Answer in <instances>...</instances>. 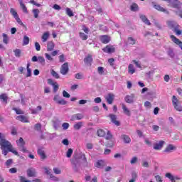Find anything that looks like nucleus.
Here are the masks:
<instances>
[{
  "instance_id": "f257e3e1",
  "label": "nucleus",
  "mask_w": 182,
  "mask_h": 182,
  "mask_svg": "<svg viewBox=\"0 0 182 182\" xmlns=\"http://www.w3.org/2000/svg\"><path fill=\"white\" fill-rule=\"evenodd\" d=\"M0 146L1 149L2 150V154L4 156H6L8 153L11 152L14 153L16 156H18V151L14 149V146H12V144L9 141L5 139L4 138H2V134L0 132Z\"/></svg>"
},
{
  "instance_id": "f03ea898",
  "label": "nucleus",
  "mask_w": 182,
  "mask_h": 182,
  "mask_svg": "<svg viewBox=\"0 0 182 182\" xmlns=\"http://www.w3.org/2000/svg\"><path fill=\"white\" fill-rule=\"evenodd\" d=\"M172 105L177 112H182L181 102H180V101L177 99V97L175 95L172 97Z\"/></svg>"
},
{
  "instance_id": "7ed1b4c3",
  "label": "nucleus",
  "mask_w": 182,
  "mask_h": 182,
  "mask_svg": "<svg viewBox=\"0 0 182 182\" xmlns=\"http://www.w3.org/2000/svg\"><path fill=\"white\" fill-rule=\"evenodd\" d=\"M69 72V63H65L61 65L60 73L61 75H68Z\"/></svg>"
},
{
  "instance_id": "20e7f679",
  "label": "nucleus",
  "mask_w": 182,
  "mask_h": 182,
  "mask_svg": "<svg viewBox=\"0 0 182 182\" xmlns=\"http://www.w3.org/2000/svg\"><path fill=\"white\" fill-rule=\"evenodd\" d=\"M84 63L87 65V66H92V63H93V55L92 54H88L84 58Z\"/></svg>"
},
{
  "instance_id": "39448f33",
  "label": "nucleus",
  "mask_w": 182,
  "mask_h": 182,
  "mask_svg": "<svg viewBox=\"0 0 182 182\" xmlns=\"http://www.w3.org/2000/svg\"><path fill=\"white\" fill-rule=\"evenodd\" d=\"M108 117H109L112 123L115 124V126H120V122L117 120V116L114 114H109Z\"/></svg>"
},
{
  "instance_id": "423d86ee",
  "label": "nucleus",
  "mask_w": 182,
  "mask_h": 182,
  "mask_svg": "<svg viewBox=\"0 0 182 182\" xmlns=\"http://www.w3.org/2000/svg\"><path fill=\"white\" fill-rule=\"evenodd\" d=\"M48 82L49 85H51L53 86L54 93H56V92L59 90V85L58 84V82H53V80L52 79H48Z\"/></svg>"
},
{
  "instance_id": "0eeeda50",
  "label": "nucleus",
  "mask_w": 182,
  "mask_h": 182,
  "mask_svg": "<svg viewBox=\"0 0 182 182\" xmlns=\"http://www.w3.org/2000/svg\"><path fill=\"white\" fill-rule=\"evenodd\" d=\"M102 50L105 53H114L116 48L113 46H106L105 48H102Z\"/></svg>"
},
{
  "instance_id": "6e6552de",
  "label": "nucleus",
  "mask_w": 182,
  "mask_h": 182,
  "mask_svg": "<svg viewBox=\"0 0 182 182\" xmlns=\"http://www.w3.org/2000/svg\"><path fill=\"white\" fill-rule=\"evenodd\" d=\"M37 153L41 160H45L48 157L45 153V150H43V148H39L37 151Z\"/></svg>"
},
{
  "instance_id": "1a4fd4ad",
  "label": "nucleus",
  "mask_w": 182,
  "mask_h": 182,
  "mask_svg": "<svg viewBox=\"0 0 182 182\" xmlns=\"http://www.w3.org/2000/svg\"><path fill=\"white\" fill-rule=\"evenodd\" d=\"M170 5H171L172 8H180L181 5V2L178 0H170V2L168 3Z\"/></svg>"
},
{
  "instance_id": "9d476101",
  "label": "nucleus",
  "mask_w": 182,
  "mask_h": 182,
  "mask_svg": "<svg viewBox=\"0 0 182 182\" xmlns=\"http://www.w3.org/2000/svg\"><path fill=\"white\" fill-rule=\"evenodd\" d=\"M83 117H85L82 115V114H80V113L75 114L73 116H71L70 121L75 122V120H82Z\"/></svg>"
},
{
  "instance_id": "9b49d317",
  "label": "nucleus",
  "mask_w": 182,
  "mask_h": 182,
  "mask_svg": "<svg viewBox=\"0 0 182 182\" xmlns=\"http://www.w3.org/2000/svg\"><path fill=\"white\" fill-rule=\"evenodd\" d=\"M26 173L28 177H36V170L33 168H29Z\"/></svg>"
},
{
  "instance_id": "f8f14e48",
  "label": "nucleus",
  "mask_w": 182,
  "mask_h": 182,
  "mask_svg": "<svg viewBox=\"0 0 182 182\" xmlns=\"http://www.w3.org/2000/svg\"><path fill=\"white\" fill-rule=\"evenodd\" d=\"M126 103L132 104L134 102V94L127 95L124 98Z\"/></svg>"
},
{
  "instance_id": "ddd939ff",
  "label": "nucleus",
  "mask_w": 182,
  "mask_h": 182,
  "mask_svg": "<svg viewBox=\"0 0 182 182\" xmlns=\"http://www.w3.org/2000/svg\"><path fill=\"white\" fill-rule=\"evenodd\" d=\"M105 99L108 105H112L113 103V101L114 100V95L109 93Z\"/></svg>"
},
{
  "instance_id": "4468645a",
  "label": "nucleus",
  "mask_w": 182,
  "mask_h": 182,
  "mask_svg": "<svg viewBox=\"0 0 182 182\" xmlns=\"http://www.w3.org/2000/svg\"><path fill=\"white\" fill-rule=\"evenodd\" d=\"M100 39L102 43L107 44V43H109V42H110V37L107 35L101 36L100 37Z\"/></svg>"
},
{
  "instance_id": "2eb2a0df",
  "label": "nucleus",
  "mask_w": 182,
  "mask_h": 182,
  "mask_svg": "<svg viewBox=\"0 0 182 182\" xmlns=\"http://www.w3.org/2000/svg\"><path fill=\"white\" fill-rule=\"evenodd\" d=\"M167 25H168V28H170L171 29H173V31L175 30V28H176L179 26L177 23V22L173 21H167Z\"/></svg>"
},
{
  "instance_id": "dca6fc26",
  "label": "nucleus",
  "mask_w": 182,
  "mask_h": 182,
  "mask_svg": "<svg viewBox=\"0 0 182 182\" xmlns=\"http://www.w3.org/2000/svg\"><path fill=\"white\" fill-rule=\"evenodd\" d=\"M55 49V43L53 41H48L47 43L48 52H52Z\"/></svg>"
},
{
  "instance_id": "f3484780",
  "label": "nucleus",
  "mask_w": 182,
  "mask_h": 182,
  "mask_svg": "<svg viewBox=\"0 0 182 182\" xmlns=\"http://www.w3.org/2000/svg\"><path fill=\"white\" fill-rule=\"evenodd\" d=\"M164 144V141H160L159 143H156L154 144V150H161L163 149V146Z\"/></svg>"
},
{
  "instance_id": "a211bd4d",
  "label": "nucleus",
  "mask_w": 182,
  "mask_h": 182,
  "mask_svg": "<svg viewBox=\"0 0 182 182\" xmlns=\"http://www.w3.org/2000/svg\"><path fill=\"white\" fill-rule=\"evenodd\" d=\"M95 166L97 168H103V167H105L106 166V163H105V161H103V160H99L96 162Z\"/></svg>"
},
{
  "instance_id": "6ab92c4d",
  "label": "nucleus",
  "mask_w": 182,
  "mask_h": 182,
  "mask_svg": "<svg viewBox=\"0 0 182 182\" xmlns=\"http://www.w3.org/2000/svg\"><path fill=\"white\" fill-rule=\"evenodd\" d=\"M154 8L156 9L157 11H159L160 12H164V14H168V11H167L166 9L161 7V6L159 4H155L154 6Z\"/></svg>"
},
{
  "instance_id": "aec40b11",
  "label": "nucleus",
  "mask_w": 182,
  "mask_h": 182,
  "mask_svg": "<svg viewBox=\"0 0 182 182\" xmlns=\"http://www.w3.org/2000/svg\"><path fill=\"white\" fill-rule=\"evenodd\" d=\"M140 19H141L142 22H144V23H145L146 25H151V23H150V21L149 20V18H147V17H146L145 15H141Z\"/></svg>"
},
{
  "instance_id": "412c9836",
  "label": "nucleus",
  "mask_w": 182,
  "mask_h": 182,
  "mask_svg": "<svg viewBox=\"0 0 182 182\" xmlns=\"http://www.w3.org/2000/svg\"><path fill=\"white\" fill-rule=\"evenodd\" d=\"M122 109H123L124 114H126L127 116H132V113L130 112V110H129V109L127 108L126 105L122 104Z\"/></svg>"
},
{
  "instance_id": "4be33fe9",
  "label": "nucleus",
  "mask_w": 182,
  "mask_h": 182,
  "mask_svg": "<svg viewBox=\"0 0 182 182\" xmlns=\"http://www.w3.org/2000/svg\"><path fill=\"white\" fill-rule=\"evenodd\" d=\"M172 150H176V146H173V144H169L166 146L164 151L165 153H170Z\"/></svg>"
},
{
  "instance_id": "5701e85b",
  "label": "nucleus",
  "mask_w": 182,
  "mask_h": 182,
  "mask_svg": "<svg viewBox=\"0 0 182 182\" xmlns=\"http://www.w3.org/2000/svg\"><path fill=\"white\" fill-rule=\"evenodd\" d=\"M0 100L4 103H8V95L6 94L0 95Z\"/></svg>"
},
{
  "instance_id": "b1692460",
  "label": "nucleus",
  "mask_w": 182,
  "mask_h": 182,
  "mask_svg": "<svg viewBox=\"0 0 182 182\" xmlns=\"http://www.w3.org/2000/svg\"><path fill=\"white\" fill-rule=\"evenodd\" d=\"M136 72V69H134V66H133V64H129L128 66V73L130 75H133Z\"/></svg>"
},
{
  "instance_id": "393cba45",
  "label": "nucleus",
  "mask_w": 182,
  "mask_h": 182,
  "mask_svg": "<svg viewBox=\"0 0 182 182\" xmlns=\"http://www.w3.org/2000/svg\"><path fill=\"white\" fill-rule=\"evenodd\" d=\"M122 139L124 140V143L129 144L132 141V139H130L129 136L127 135H122Z\"/></svg>"
},
{
  "instance_id": "a878e982",
  "label": "nucleus",
  "mask_w": 182,
  "mask_h": 182,
  "mask_svg": "<svg viewBox=\"0 0 182 182\" xmlns=\"http://www.w3.org/2000/svg\"><path fill=\"white\" fill-rule=\"evenodd\" d=\"M41 38H42V42H46V41L49 39V32L47 31L43 33Z\"/></svg>"
},
{
  "instance_id": "bb28decb",
  "label": "nucleus",
  "mask_w": 182,
  "mask_h": 182,
  "mask_svg": "<svg viewBox=\"0 0 182 182\" xmlns=\"http://www.w3.org/2000/svg\"><path fill=\"white\" fill-rule=\"evenodd\" d=\"M82 126H83V122H77L73 125V127L75 130H80Z\"/></svg>"
},
{
  "instance_id": "cd10ccee",
  "label": "nucleus",
  "mask_w": 182,
  "mask_h": 182,
  "mask_svg": "<svg viewBox=\"0 0 182 182\" xmlns=\"http://www.w3.org/2000/svg\"><path fill=\"white\" fill-rule=\"evenodd\" d=\"M65 12H66V14L70 16V18H72V16H74V14H73V11H72V10L70 9V8L69 7H67L65 9Z\"/></svg>"
},
{
  "instance_id": "c85d7f7f",
  "label": "nucleus",
  "mask_w": 182,
  "mask_h": 182,
  "mask_svg": "<svg viewBox=\"0 0 182 182\" xmlns=\"http://www.w3.org/2000/svg\"><path fill=\"white\" fill-rule=\"evenodd\" d=\"M31 66V64H27V73L26 75V77H30V76H32V70L29 68Z\"/></svg>"
},
{
  "instance_id": "c756f323",
  "label": "nucleus",
  "mask_w": 182,
  "mask_h": 182,
  "mask_svg": "<svg viewBox=\"0 0 182 182\" xmlns=\"http://www.w3.org/2000/svg\"><path fill=\"white\" fill-rule=\"evenodd\" d=\"M106 134V132H105V130L100 129L97 130V136L99 137H105V135Z\"/></svg>"
},
{
  "instance_id": "7c9ffc66",
  "label": "nucleus",
  "mask_w": 182,
  "mask_h": 182,
  "mask_svg": "<svg viewBox=\"0 0 182 182\" xmlns=\"http://www.w3.org/2000/svg\"><path fill=\"white\" fill-rule=\"evenodd\" d=\"M41 110H42V106L39 105L36 107V109H32V114H36L38 112H41Z\"/></svg>"
},
{
  "instance_id": "2f4dec72",
  "label": "nucleus",
  "mask_w": 182,
  "mask_h": 182,
  "mask_svg": "<svg viewBox=\"0 0 182 182\" xmlns=\"http://www.w3.org/2000/svg\"><path fill=\"white\" fill-rule=\"evenodd\" d=\"M165 177H166L167 178H169V180L171 181V182H174V176H173L171 173H166L165 174Z\"/></svg>"
},
{
  "instance_id": "473e14b6",
  "label": "nucleus",
  "mask_w": 182,
  "mask_h": 182,
  "mask_svg": "<svg viewBox=\"0 0 182 182\" xmlns=\"http://www.w3.org/2000/svg\"><path fill=\"white\" fill-rule=\"evenodd\" d=\"M3 42L6 44L8 45L9 42V38H8V35L3 33Z\"/></svg>"
},
{
  "instance_id": "72a5a7b5",
  "label": "nucleus",
  "mask_w": 182,
  "mask_h": 182,
  "mask_svg": "<svg viewBox=\"0 0 182 182\" xmlns=\"http://www.w3.org/2000/svg\"><path fill=\"white\" fill-rule=\"evenodd\" d=\"M79 35H80V38L82 41H87V38H89V36H87V35L85 34V33L80 32Z\"/></svg>"
},
{
  "instance_id": "f704fd0d",
  "label": "nucleus",
  "mask_w": 182,
  "mask_h": 182,
  "mask_svg": "<svg viewBox=\"0 0 182 182\" xmlns=\"http://www.w3.org/2000/svg\"><path fill=\"white\" fill-rule=\"evenodd\" d=\"M10 13L11 14L12 16H14V18H16L18 16V13L16 12V11L15 10V9L11 8L10 9Z\"/></svg>"
},
{
  "instance_id": "c9c22d12",
  "label": "nucleus",
  "mask_w": 182,
  "mask_h": 182,
  "mask_svg": "<svg viewBox=\"0 0 182 182\" xmlns=\"http://www.w3.org/2000/svg\"><path fill=\"white\" fill-rule=\"evenodd\" d=\"M131 11H133L134 12H136V11H139V5L136 4H133L131 6Z\"/></svg>"
},
{
  "instance_id": "e433bc0d",
  "label": "nucleus",
  "mask_w": 182,
  "mask_h": 182,
  "mask_svg": "<svg viewBox=\"0 0 182 182\" xmlns=\"http://www.w3.org/2000/svg\"><path fill=\"white\" fill-rule=\"evenodd\" d=\"M39 9H33V14L34 15V18H39Z\"/></svg>"
},
{
  "instance_id": "4c0bfd02",
  "label": "nucleus",
  "mask_w": 182,
  "mask_h": 182,
  "mask_svg": "<svg viewBox=\"0 0 182 182\" xmlns=\"http://www.w3.org/2000/svg\"><path fill=\"white\" fill-rule=\"evenodd\" d=\"M16 143L18 147H22L23 146V138L20 137L19 140L16 141Z\"/></svg>"
},
{
  "instance_id": "58836bf2",
  "label": "nucleus",
  "mask_w": 182,
  "mask_h": 182,
  "mask_svg": "<svg viewBox=\"0 0 182 182\" xmlns=\"http://www.w3.org/2000/svg\"><path fill=\"white\" fill-rule=\"evenodd\" d=\"M173 31H174L175 33H176V35H178V36H180V35H181V33H182V31L180 30V26H177L176 28H175V29L173 30Z\"/></svg>"
},
{
  "instance_id": "ea45409f",
  "label": "nucleus",
  "mask_w": 182,
  "mask_h": 182,
  "mask_svg": "<svg viewBox=\"0 0 182 182\" xmlns=\"http://www.w3.org/2000/svg\"><path fill=\"white\" fill-rule=\"evenodd\" d=\"M128 42L129 45H136V40L133 37H129Z\"/></svg>"
},
{
  "instance_id": "a19ab883",
  "label": "nucleus",
  "mask_w": 182,
  "mask_h": 182,
  "mask_svg": "<svg viewBox=\"0 0 182 182\" xmlns=\"http://www.w3.org/2000/svg\"><path fill=\"white\" fill-rule=\"evenodd\" d=\"M51 75L55 79H59V77H60L59 74L58 73H56V71H55L54 70H51Z\"/></svg>"
},
{
  "instance_id": "79ce46f5",
  "label": "nucleus",
  "mask_w": 182,
  "mask_h": 182,
  "mask_svg": "<svg viewBox=\"0 0 182 182\" xmlns=\"http://www.w3.org/2000/svg\"><path fill=\"white\" fill-rule=\"evenodd\" d=\"M72 154H73V149L70 148L67 151L66 156L68 159H70V157H72Z\"/></svg>"
},
{
  "instance_id": "37998d69",
  "label": "nucleus",
  "mask_w": 182,
  "mask_h": 182,
  "mask_svg": "<svg viewBox=\"0 0 182 182\" xmlns=\"http://www.w3.org/2000/svg\"><path fill=\"white\" fill-rule=\"evenodd\" d=\"M58 59H59V62L60 63H63V62H65L66 60V58H65V55L63 54H61L59 57H58Z\"/></svg>"
},
{
  "instance_id": "c03bdc74",
  "label": "nucleus",
  "mask_w": 182,
  "mask_h": 182,
  "mask_svg": "<svg viewBox=\"0 0 182 182\" xmlns=\"http://www.w3.org/2000/svg\"><path fill=\"white\" fill-rule=\"evenodd\" d=\"M38 62H39V63H41L42 65H45V58H43V56H38Z\"/></svg>"
},
{
  "instance_id": "a18cd8bd",
  "label": "nucleus",
  "mask_w": 182,
  "mask_h": 182,
  "mask_svg": "<svg viewBox=\"0 0 182 182\" xmlns=\"http://www.w3.org/2000/svg\"><path fill=\"white\" fill-rule=\"evenodd\" d=\"M35 129L37 130V132H41L42 131V125L40 123H38L35 125Z\"/></svg>"
},
{
  "instance_id": "49530a36",
  "label": "nucleus",
  "mask_w": 182,
  "mask_h": 182,
  "mask_svg": "<svg viewBox=\"0 0 182 182\" xmlns=\"http://www.w3.org/2000/svg\"><path fill=\"white\" fill-rule=\"evenodd\" d=\"M168 56H170V58H174L175 54H174V51L173 50V49L170 48L168 50Z\"/></svg>"
},
{
  "instance_id": "de8ad7c7",
  "label": "nucleus",
  "mask_w": 182,
  "mask_h": 182,
  "mask_svg": "<svg viewBox=\"0 0 182 182\" xmlns=\"http://www.w3.org/2000/svg\"><path fill=\"white\" fill-rule=\"evenodd\" d=\"M23 45H29V37L24 36L23 37Z\"/></svg>"
},
{
  "instance_id": "09e8293b",
  "label": "nucleus",
  "mask_w": 182,
  "mask_h": 182,
  "mask_svg": "<svg viewBox=\"0 0 182 182\" xmlns=\"http://www.w3.org/2000/svg\"><path fill=\"white\" fill-rule=\"evenodd\" d=\"M11 134L12 136H16V134H18V130L15 127H13L11 128Z\"/></svg>"
},
{
  "instance_id": "8fccbe9b",
  "label": "nucleus",
  "mask_w": 182,
  "mask_h": 182,
  "mask_svg": "<svg viewBox=\"0 0 182 182\" xmlns=\"http://www.w3.org/2000/svg\"><path fill=\"white\" fill-rule=\"evenodd\" d=\"M12 163H14V160H12V159H8L5 163V166L9 167V166H11Z\"/></svg>"
},
{
  "instance_id": "3c124183",
  "label": "nucleus",
  "mask_w": 182,
  "mask_h": 182,
  "mask_svg": "<svg viewBox=\"0 0 182 182\" xmlns=\"http://www.w3.org/2000/svg\"><path fill=\"white\" fill-rule=\"evenodd\" d=\"M97 72L99 75H103L105 73V68L103 67H98Z\"/></svg>"
},
{
  "instance_id": "603ef678",
  "label": "nucleus",
  "mask_w": 182,
  "mask_h": 182,
  "mask_svg": "<svg viewBox=\"0 0 182 182\" xmlns=\"http://www.w3.org/2000/svg\"><path fill=\"white\" fill-rule=\"evenodd\" d=\"M69 126H70L69 123H68V122H64L62 124V127H63V130H68L69 129Z\"/></svg>"
},
{
  "instance_id": "864d4df0",
  "label": "nucleus",
  "mask_w": 182,
  "mask_h": 182,
  "mask_svg": "<svg viewBox=\"0 0 182 182\" xmlns=\"http://www.w3.org/2000/svg\"><path fill=\"white\" fill-rule=\"evenodd\" d=\"M106 139L107 140H111V139H113V135H112V133H110V131H107Z\"/></svg>"
},
{
  "instance_id": "5fc2aeb1",
  "label": "nucleus",
  "mask_w": 182,
  "mask_h": 182,
  "mask_svg": "<svg viewBox=\"0 0 182 182\" xmlns=\"http://www.w3.org/2000/svg\"><path fill=\"white\" fill-rule=\"evenodd\" d=\"M58 105H67L68 102H66V100H65L64 99H61V100H59V101H58Z\"/></svg>"
},
{
  "instance_id": "6e6d98bb",
  "label": "nucleus",
  "mask_w": 182,
  "mask_h": 182,
  "mask_svg": "<svg viewBox=\"0 0 182 182\" xmlns=\"http://www.w3.org/2000/svg\"><path fill=\"white\" fill-rule=\"evenodd\" d=\"M14 52L15 56H16V58H19V56H21V50L16 49L14 50Z\"/></svg>"
},
{
  "instance_id": "4d7b16f0",
  "label": "nucleus",
  "mask_w": 182,
  "mask_h": 182,
  "mask_svg": "<svg viewBox=\"0 0 182 182\" xmlns=\"http://www.w3.org/2000/svg\"><path fill=\"white\" fill-rule=\"evenodd\" d=\"M35 48H36V50H37V52H39V50H41V44H39V43L38 42H36Z\"/></svg>"
},
{
  "instance_id": "13d9d810",
  "label": "nucleus",
  "mask_w": 182,
  "mask_h": 182,
  "mask_svg": "<svg viewBox=\"0 0 182 182\" xmlns=\"http://www.w3.org/2000/svg\"><path fill=\"white\" fill-rule=\"evenodd\" d=\"M9 173H11V174H15V173H17L18 169L16 168H11L9 170Z\"/></svg>"
},
{
  "instance_id": "bf43d9fd",
  "label": "nucleus",
  "mask_w": 182,
  "mask_h": 182,
  "mask_svg": "<svg viewBox=\"0 0 182 182\" xmlns=\"http://www.w3.org/2000/svg\"><path fill=\"white\" fill-rule=\"evenodd\" d=\"M13 110H14V112H16V114H22V113H23V112L21 109L13 108Z\"/></svg>"
},
{
  "instance_id": "052dcab7",
  "label": "nucleus",
  "mask_w": 182,
  "mask_h": 182,
  "mask_svg": "<svg viewBox=\"0 0 182 182\" xmlns=\"http://www.w3.org/2000/svg\"><path fill=\"white\" fill-rule=\"evenodd\" d=\"M16 21V22L18 23V25H23V23H22V20L19 18V16L14 18Z\"/></svg>"
},
{
  "instance_id": "680f3d73",
  "label": "nucleus",
  "mask_w": 182,
  "mask_h": 182,
  "mask_svg": "<svg viewBox=\"0 0 182 182\" xmlns=\"http://www.w3.org/2000/svg\"><path fill=\"white\" fill-rule=\"evenodd\" d=\"M71 163L73 164V166H76V164L79 163V161L77 160V158H74L71 160Z\"/></svg>"
},
{
  "instance_id": "e2e57ef3",
  "label": "nucleus",
  "mask_w": 182,
  "mask_h": 182,
  "mask_svg": "<svg viewBox=\"0 0 182 182\" xmlns=\"http://www.w3.org/2000/svg\"><path fill=\"white\" fill-rule=\"evenodd\" d=\"M53 170L55 174H60V173H62V171H60V169H59L58 168H53Z\"/></svg>"
},
{
  "instance_id": "0e129e2a",
  "label": "nucleus",
  "mask_w": 182,
  "mask_h": 182,
  "mask_svg": "<svg viewBox=\"0 0 182 182\" xmlns=\"http://www.w3.org/2000/svg\"><path fill=\"white\" fill-rule=\"evenodd\" d=\"M63 97H67L68 99H69V97H70V95L65 90L63 91Z\"/></svg>"
},
{
  "instance_id": "69168bd1",
  "label": "nucleus",
  "mask_w": 182,
  "mask_h": 182,
  "mask_svg": "<svg viewBox=\"0 0 182 182\" xmlns=\"http://www.w3.org/2000/svg\"><path fill=\"white\" fill-rule=\"evenodd\" d=\"M53 9H55V11H60L62 8L58 4H54L53 6Z\"/></svg>"
},
{
  "instance_id": "338daca9",
  "label": "nucleus",
  "mask_w": 182,
  "mask_h": 182,
  "mask_svg": "<svg viewBox=\"0 0 182 182\" xmlns=\"http://www.w3.org/2000/svg\"><path fill=\"white\" fill-rule=\"evenodd\" d=\"M155 178L156 180V182H163V180L161 179V176H160V175L155 176Z\"/></svg>"
},
{
  "instance_id": "774afa93",
  "label": "nucleus",
  "mask_w": 182,
  "mask_h": 182,
  "mask_svg": "<svg viewBox=\"0 0 182 182\" xmlns=\"http://www.w3.org/2000/svg\"><path fill=\"white\" fill-rule=\"evenodd\" d=\"M131 164H134L135 163H137V157L134 156L131 161H130Z\"/></svg>"
}]
</instances>
